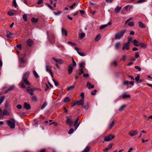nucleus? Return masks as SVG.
Listing matches in <instances>:
<instances>
[{
  "mask_svg": "<svg viewBox=\"0 0 152 152\" xmlns=\"http://www.w3.org/2000/svg\"><path fill=\"white\" fill-rule=\"evenodd\" d=\"M30 74V72L29 71H27L23 73L22 80L19 84L21 85L22 88H26L24 84L28 86H29L31 85L30 83L28 80Z\"/></svg>",
  "mask_w": 152,
  "mask_h": 152,
  "instance_id": "nucleus-1",
  "label": "nucleus"
},
{
  "mask_svg": "<svg viewBox=\"0 0 152 152\" xmlns=\"http://www.w3.org/2000/svg\"><path fill=\"white\" fill-rule=\"evenodd\" d=\"M126 32V30L124 29L116 33L115 34L114 39H120L123 36Z\"/></svg>",
  "mask_w": 152,
  "mask_h": 152,
  "instance_id": "nucleus-2",
  "label": "nucleus"
},
{
  "mask_svg": "<svg viewBox=\"0 0 152 152\" xmlns=\"http://www.w3.org/2000/svg\"><path fill=\"white\" fill-rule=\"evenodd\" d=\"M8 126L11 129H14L15 127V121L14 119H11L7 121Z\"/></svg>",
  "mask_w": 152,
  "mask_h": 152,
  "instance_id": "nucleus-3",
  "label": "nucleus"
},
{
  "mask_svg": "<svg viewBox=\"0 0 152 152\" xmlns=\"http://www.w3.org/2000/svg\"><path fill=\"white\" fill-rule=\"evenodd\" d=\"M37 88H31L29 86L26 89V91L30 95L32 96L34 94V91L37 89Z\"/></svg>",
  "mask_w": 152,
  "mask_h": 152,
  "instance_id": "nucleus-4",
  "label": "nucleus"
},
{
  "mask_svg": "<svg viewBox=\"0 0 152 152\" xmlns=\"http://www.w3.org/2000/svg\"><path fill=\"white\" fill-rule=\"evenodd\" d=\"M115 136L113 134H110L109 135L106 136L104 139V141L106 142L109 141L113 139Z\"/></svg>",
  "mask_w": 152,
  "mask_h": 152,
  "instance_id": "nucleus-5",
  "label": "nucleus"
},
{
  "mask_svg": "<svg viewBox=\"0 0 152 152\" xmlns=\"http://www.w3.org/2000/svg\"><path fill=\"white\" fill-rule=\"evenodd\" d=\"M48 39L51 44H53L55 42V35L53 34H52L50 37L48 38Z\"/></svg>",
  "mask_w": 152,
  "mask_h": 152,
  "instance_id": "nucleus-6",
  "label": "nucleus"
},
{
  "mask_svg": "<svg viewBox=\"0 0 152 152\" xmlns=\"http://www.w3.org/2000/svg\"><path fill=\"white\" fill-rule=\"evenodd\" d=\"M129 42H127L124 44L122 49L124 50L126 49V50H128L129 49Z\"/></svg>",
  "mask_w": 152,
  "mask_h": 152,
  "instance_id": "nucleus-7",
  "label": "nucleus"
},
{
  "mask_svg": "<svg viewBox=\"0 0 152 152\" xmlns=\"http://www.w3.org/2000/svg\"><path fill=\"white\" fill-rule=\"evenodd\" d=\"M138 133L137 130L132 131L130 132L129 133V134L132 137L136 135Z\"/></svg>",
  "mask_w": 152,
  "mask_h": 152,
  "instance_id": "nucleus-8",
  "label": "nucleus"
},
{
  "mask_svg": "<svg viewBox=\"0 0 152 152\" xmlns=\"http://www.w3.org/2000/svg\"><path fill=\"white\" fill-rule=\"evenodd\" d=\"M16 12L17 11L16 10H12L8 12L7 14L9 16H11L14 15Z\"/></svg>",
  "mask_w": 152,
  "mask_h": 152,
  "instance_id": "nucleus-9",
  "label": "nucleus"
},
{
  "mask_svg": "<svg viewBox=\"0 0 152 152\" xmlns=\"http://www.w3.org/2000/svg\"><path fill=\"white\" fill-rule=\"evenodd\" d=\"M66 123L70 126L72 125L73 123L72 120L69 118L68 116L66 117Z\"/></svg>",
  "mask_w": 152,
  "mask_h": 152,
  "instance_id": "nucleus-10",
  "label": "nucleus"
},
{
  "mask_svg": "<svg viewBox=\"0 0 152 152\" xmlns=\"http://www.w3.org/2000/svg\"><path fill=\"white\" fill-rule=\"evenodd\" d=\"M24 108L27 110H29L31 108V107L29 104L26 102H25L23 104Z\"/></svg>",
  "mask_w": 152,
  "mask_h": 152,
  "instance_id": "nucleus-11",
  "label": "nucleus"
},
{
  "mask_svg": "<svg viewBox=\"0 0 152 152\" xmlns=\"http://www.w3.org/2000/svg\"><path fill=\"white\" fill-rule=\"evenodd\" d=\"M76 102L77 105H82L84 103V100L83 98H81L79 101H77Z\"/></svg>",
  "mask_w": 152,
  "mask_h": 152,
  "instance_id": "nucleus-12",
  "label": "nucleus"
},
{
  "mask_svg": "<svg viewBox=\"0 0 152 152\" xmlns=\"http://www.w3.org/2000/svg\"><path fill=\"white\" fill-rule=\"evenodd\" d=\"M27 43L28 45L31 47L33 44V41L31 39H28L27 41Z\"/></svg>",
  "mask_w": 152,
  "mask_h": 152,
  "instance_id": "nucleus-13",
  "label": "nucleus"
},
{
  "mask_svg": "<svg viewBox=\"0 0 152 152\" xmlns=\"http://www.w3.org/2000/svg\"><path fill=\"white\" fill-rule=\"evenodd\" d=\"M139 46L142 48H146L147 47V45L146 44L144 43H140L139 45Z\"/></svg>",
  "mask_w": 152,
  "mask_h": 152,
  "instance_id": "nucleus-14",
  "label": "nucleus"
},
{
  "mask_svg": "<svg viewBox=\"0 0 152 152\" xmlns=\"http://www.w3.org/2000/svg\"><path fill=\"white\" fill-rule=\"evenodd\" d=\"M86 86L88 87V89L93 88L94 86V85H92L90 83L88 82L87 83Z\"/></svg>",
  "mask_w": 152,
  "mask_h": 152,
  "instance_id": "nucleus-15",
  "label": "nucleus"
},
{
  "mask_svg": "<svg viewBox=\"0 0 152 152\" xmlns=\"http://www.w3.org/2000/svg\"><path fill=\"white\" fill-rule=\"evenodd\" d=\"M68 73L69 74H70L72 73V70H73V68L72 66L71 65L69 64V65L68 67Z\"/></svg>",
  "mask_w": 152,
  "mask_h": 152,
  "instance_id": "nucleus-16",
  "label": "nucleus"
},
{
  "mask_svg": "<svg viewBox=\"0 0 152 152\" xmlns=\"http://www.w3.org/2000/svg\"><path fill=\"white\" fill-rule=\"evenodd\" d=\"M138 24L140 27L142 28H145L146 27L145 25L141 21L138 22Z\"/></svg>",
  "mask_w": 152,
  "mask_h": 152,
  "instance_id": "nucleus-17",
  "label": "nucleus"
},
{
  "mask_svg": "<svg viewBox=\"0 0 152 152\" xmlns=\"http://www.w3.org/2000/svg\"><path fill=\"white\" fill-rule=\"evenodd\" d=\"M121 8L122 7H119L117 6L115 9L114 11L116 13H119L121 11Z\"/></svg>",
  "mask_w": 152,
  "mask_h": 152,
  "instance_id": "nucleus-18",
  "label": "nucleus"
},
{
  "mask_svg": "<svg viewBox=\"0 0 152 152\" xmlns=\"http://www.w3.org/2000/svg\"><path fill=\"white\" fill-rule=\"evenodd\" d=\"M61 31L62 34L63 35L64 34L65 36H67V32L66 30L64 29L63 28H62Z\"/></svg>",
  "mask_w": 152,
  "mask_h": 152,
  "instance_id": "nucleus-19",
  "label": "nucleus"
},
{
  "mask_svg": "<svg viewBox=\"0 0 152 152\" xmlns=\"http://www.w3.org/2000/svg\"><path fill=\"white\" fill-rule=\"evenodd\" d=\"M15 88V86L13 85L11 86L6 91L5 93H7L9 91L12 90Z\"/></svg>",
  "mask_w": 152,
  "mask_h": 152,
  "instance_id": "nucleus-20",
  "label": "nucleus"
},
{
  "mask_svg": "<svg viewBox=\"0 0 152 152\" xmlns=\"http://www.w3.org/2000/svg\"><path fill=\"white\" fill-rule=\"evenodd\" d=\"M134 46L137 47L139 46V44L140 42H139L136 39L134 40L133 41Z\"/></svg>",
  "mask_w": 152,
  "mask_h": 152,
  "instance_id": "nucleus-21",
  "label": "nucleus"
},
{
  "mask_svg": "<svg viewBox=\"0 0 152 152\" xmlns=\"http://www.w3.org/2000/svg\"><path fill=\"white\" fill-rule=\"evenodd\" d=\"M115 124V122L114 120H113L112 122L109 125V129H111L113 126Z\"/></svg>",
  "mask_w": 152,
  "mask_h": 152,
  "instance_id": "nucleus-22",
  "label": "nucleus"
},
{
  "mask_svg": "<svg viewBox=\"0 0 152 152\" xmlns=\"http://www.w3.org/2000/svg\"><path fill=\"white\" fill-rule=\"evenodd\" d=\"M3 112V115H10V113L9 112L5 109L4 110Z\"/></svg>",
  "mask_w": 152,
  "mask_h": 152,
  "instance_id": "nucleus-23",
  "label": "nucleus"
},
{
  "mask_svg": "<svg viewBox=\"0 0 152 152\" xmlns=\"http://www.w3.org/2000/svg\"><path fill=\"white\" fill-rule=\"evenodd\" d=\"M130 97V96L129 95L126 94V93L123 94L122 95V98L123 99L126 98H129Z\"/></svg>",
  "mask_w": 152,
  "mask_h": 152,
  "instance_id": "nucleus-24",
  "label": "nucleus"
},
{
  "mask_svg": "<svg viewBox=\"0 0 152 152\" xmlns=\"http://www.w3.org/2000/svg\"><path fill=\"white\" fill-rule=\"evenodd\" d=\"M90 147L88 146H87L85 149L83 150L84 152H89L90 150Z\"/></svg>",
  "mask_w": 152,
  "mask_h": 152,
  "instance_id": "nucleus-25",
  "label": "nucleus"
},
{
  "mask_svg": "<svg viewBox=\"0 0 152 152\" xmlns=\"http://www.w3.org/2000/svg\"><path fill=\"white\" fill-rule=\"evenodd\" d=\"M101 39V36L100 34L97 35L95 38V41L96 42L99 41Z\"/></svg>",
  "mask_w": 152,
  "mask_h": 152,
  "instance_id": "nucleus-26",
  "label": "nucleus"
},
{
  "mask_svg": "<svg viewBox=\"0 0 152 152\" xmlns=\"http://www.w3.org/2000/svg\"><path fill=\"white\" fill-rule=\"evenodd\" d=\"M38 21V18H33L31 19V21L33 23H36Z\"/></svg>",
  "mask_w": 152,
  "mask_h": 152,
  "instance_id": "nucleus-27",
  "label": "nucleus"
},
{
  "mask_svg": "<svg viewBox=\"0 0 152 152\" xmlns=\"http://www.w3.org/2000/svg\"><path fill=\"white\" fill-rule=\"evenodd\" d=\"M19 61L20 63L21 64L26 63H27L22 58H20L19 59Z\"/></svg>",
  "mask_w": 152,
  "mask_h": 152,
  "instance_id": "nucleus-28",
  "label": "nucleus"
},
{
  "mask_svg": "<svg viewBox=\"0 0 152 152\" xmlns=\"http://www.w3.org/2000/svg\"><path fill=\"white\" fill-rule=\"evenodd\" d=\"M6 32L7 33V34H6V36L7 37H9L10 35H12L13 34L12 33L10 32L8 30H6Z\"/></svg>",
  "mask_w": 152,
  "mask_h": 152,
  "instance_id": "nucleus-29",
  "label": "nucleus"
},
{
  "mask_svg": "<svg viewBox=\"0 0 152 152\" xmlns=\"http://www.w3.org/2000/svg\"><path fill=\"white\" fill-rule=\"evenodd\" d=\"M5 98V96H1L0 97V105L3 102L4 99Z\"/></svg>",
  "mask_w": 152,
  "mask_h": 152,
  "instance_id": "nucleus-30",
  "label": "nucleus"
},
{
  "mask_svg": "<svg viewBox=\"0 0 152 152\" xmlns=\"http://www.w3.org/2000/svg\"><path fill=\"white\" fill-rule=\"evenodd\" d=\"M85 36V34L83 33H82L79 36L80 39H83Z\"/></svg>",
  "mask_w": 152,
  "mask_h": 152,
  "instance_id": "nucleus-31",
  "label": "nucleus"
},
{
  "mask_svg": "<svg viewBox=\"0 0 152 152\" xmlns=\"http://www.w3.org/2000/svg\"><path fill=\"white\" fill-rule=\"evenodd\" d=\"M70 101V98L68 97H66L64 100V102L65 103H66Z\"/></svg>",
  "mask_w": 152,
  "mask_h": 152,
  "instance_id": "nucleus-32",
  "label": "nucleus"
},
{
  "mask_svg": "<svg viewBox=\"0 0 152 152\" xmlns=\"http://www.w3.org/2000/svg\"><path fill=\"white\" fill-rule=\"evenodd\" d=\"M33 73L34 76L36 77V78H37L39 77V75L35 70L33 71Z\"/></svg>",
  "mask_w": 152,
  "mask_h": 152,
  "instance_id": "nucleus-33",
  "label": "nucleus"
},
{
  "mask_svg": "<svg viewBox=\"0 0 152 152\" xmlns=\"http://www.w3.org/2000/svg\"><path fill=\"white\" fill-rule=\"evenodd\" d=\"M47 105V103L46 102H44V103L41 106V110L43 109L46 107V106Z\"/></svg>",
  "mask_w": 152,
  "mask_h": 152,
  "instance_id": "nucleus-34",
  "label": "nucleus"
},
{
  "mask_svg": "<svg viewBox=\"0 0 152 152\" xmlns=\"http://www.w3.org/2000/svg\"><path fill=\"white\" fill-rule=\"evenodd\" d=\"M126 106V105H122L119 109V110L120 111H121L123 110L124 108Z\"/></svg>",
  "mask_w": 152,
  "mask_h": 152,
  "instance_id": "nucleus-35",
  "label": "nucleus"
},
{
  "mask_svg": "<svg viewBox=\"0 0 152 152\" xmlns=\"http://www.w3.org/2000/svg\"><path fill=\"white\" fill-rule=\"evenodd\" d=\"M46 70L47 72H49V73H50V72H52L51 69H49V68L48 66V65H46Z\"/></svg>",
  "mask_w": 152,
  "mask_h": 152,
  "instance_id": "nucleus-36",
  "label": "nucleus"
},
{
  "mask_svg": "<svg viewBox=\"0 0 152 152\" xmlns=\"http://www.w3.org/2000/svg\"><path fill=\"white\" fill-rule=\"evenodd\" d=\"M23 18L24 20L26 21L27 20V15L26 14H24L23 15Z\"/></svg>",
  "mask_w": 152,
  "mask_h": 152,
  "instance_id": "nucleus-37",
  "label": "nucleus"
},
{
  "mask_svg": "<svg viewBox=\"0 0 152 152\" xmlns=\"http://www.w3.org/2000/svg\"><path fill=\"white\" fill-rule=\"evenodd\" d=\"M75 88V86L74 85H72L71 86H70L67 88V91H70L73 89Z\"/></svg>",
  "mask_w": 152,
  "mask_h": 152,
  "instance_id": "nucleus-38",
  "label": "nucleus"
},
{
  "mask_svg": "<svg viewBox=\"0 0 152 152\" xmlns=\"http://www.w3.org/2000/svg\"><path fill=\"white\" fill-rule=\"evenodd\" d=\"M134 25V22L133 21H131L130 22H129L128 23V25L131 26L132 27Z\"/></svg>",
  "mask_w": 152,
  "mask_h": 152,
  "instance_id": "nucleus-39",
  "label": "nucleus"
},
{
  "mask_svg": "<svg viewBox=\"0 0 152 152\" xmlns=\"http://www.w3.org/2000/svg\"><path fill=\"white\" fill-rule=\"evenodd\" d=\"M58 63L60 64H61L64 63V61L61 59H59L58 60Z\"/></svg>",
  "mask_w": 152,
  "mask_h": 152,
  "instance_id": "nucleus-40",
  "label": "nucleus"
},
{
  "mask_svg": "<svg viewBox=\"0 0 152 152\" xmlns=\"http://www.w3.org/2000/svg\"><path fill=\"white\" fill-rule=\"evenodd\" d=\"M120 44V43L119 42H116L115 45V47L116 49H118V47Z\"/></svg>",
  "mask_w": 152,
  "mask_h": 152,
  "instance_id": "nucleus-41",
  "label": "nucleus"
},
{
  "mask_svg": "<svg viewBox=\"0 0 152 152\" xmlns=\"http://www.w3.org/2000/svg\"><path fill=\"white\" fill-rule=\"evenodd\" d=\"M85 63L83 62H81L79 64V67L80 68H83L84 67Z\"/></svg>",
  "mask_w": 152,
  "mask_h": 152,
  "instance_id": "nucleus-42",
  "label": "nucleus"
},
{
  "mask_svg": "<svg viewBox=\"0 0 152 152\" xmlns=\"http://www.w3.org/2000/svg\"><path fill=\"white\" fill-rule=\"evenodd\" d=\"M12 4L15 7H17V4L16 2V0H13V2H12Z\"/></svg>",
  "mask_w": 152,
  "mask_h": 152,
  "instance_id": "nucleus-43",
  "label": "nucleus"
},
{
  "mask_svg": "<svg viewBox=\"0 0 152 152\" xmlns=\"http://www.w3.org/2000/svg\"><path fill=\"white\" fill-rule=\"evenodd\" d=\"M45 4L46 5H47L49 8H50V9H51L52 10H54V9H53V7H52V6H51L49 4H48V3H46Z\"/></svg>",
  "mask_w": 152,
  "mask_h": 152,
  "instance_id": "nucleus-44",
  "label": "nucleus"
},
{
  "mask_svg": "<svg viewBox=\"0 0 152 152\" xmlns=\"http://www.w3.org/2000/svg\"><path fill=\"white\" fill-rule=\"evenodd\" d=\"M74 131V129L73 128L71 129L69 131L68 133L69 134H71Z\"/></svg>",
  "mask_w": 152,
  "mask_h": 152,
  "instance_id": "nucleus-45",
  "label": "nucleus"
},
{
  "mask_svg": "<svg viewBox=\"0 0 152 152\" xmlns=\"http://www.w3.org/2000/svg\"><path fill=\"white\" fill-rule=\"evenodd\" d=\"M82 107L86 110H87L89 107V104L88 103H87L86 105L85 106H82Z\"/></svg>",
  "mask_w": 152,
  "mask_h": 152,
  "instance_id": "nucleus-46",
  "label": "nucleus"
},
{
  "mask_svg": "<svg viewBox=\"0 0 152 152\" xmlns=\"http://www.w3.org/2000/svg\"><path fill=\"white\" fill-rule=\"evenodd\" d=\"M145 1L146 0H138L136 3H141L145 2Z\"/></svg>",
  "mask_w": 152,
  "mask_h": 152,
  "instance_id": "nucleus-47",
  "label": "nucleus"
},
{
  "mask_svg": "<svg viewBox=\"0 0 152 152\" xmlns=\"http://www.w3.org/2000/svg\"><path fill=\"white\" fill-rule=\"evenodd\" d=\"M97 92V90L96 89L94 90L93 91H92L91 92V94L92 95H94Z\"/></svg>",
  "mask_w": 152,
  "mask_h": 152,
  "instance_id": "nucleus-48",
  "label": "nucleus"
},
{
  "mask_svg": "<svg viewBox=\"0 0 152 152\" xmlns=\"http://www.w3.org/2000/svg\"><path fill=\"white\" fill-rule=\"evenodd\" d=\"M78 53L79 55L82 56H86L85 53L84 52H79Z\"/></svg>",
  "mask_w": 152,
  "mask_h": 152,
  "instance_id": "nucleus-49",
  "label": "nucleus"
},
{
  "mask_svg": "<svg viewBox=\"0 0 152 152\" xmlns=\"http://www.w3.org/2000/svg\"><path fill=\"white\" fill-rule=\"evenodd\" d=\"M139 57V55L138 52H136L135 53V58H137Z\"/></svg>",
  "mask_w": 152,
  "mask_h": 152,
  "instance_id": "nucleus-50",
  "label": "nucleus"
},
{
  "mask_svg": "<svg viewBox=\"0 0 152 152\" xmlns=\"http://www.w3.org/2000/svg\"><path fill=\"white\" fill-rule=\"evenodd\" d=\"M107 26V25H106V24L103 25L101 26L100 27V29H104V28H105Z\"/></svg>",
  "mask_w": 152,
  "mask_h": 152,
  "instance_id": "nucleus-51",
  "label": "nucleus"
},
{
  "mask_svg": "<svg viewBox=\"0 0 152 152\" xmlns=\"http://www.w3.org/2000/svg\"><path fill=\"white\" fill-rule=\"evenodd\" d=\"M111 64L112 65H114L115 66H116L117 65V64L116 61H114L111 63Z\"/></svg>",
  "mask_w": 152,
  "mask_h": 152,
  "instance_id": "nucleus-52",
  "label": "nucleus"
},
{
  "mask_svg": "<svg viewBox=\"0 0 152 152\" xmlns=\"http://www.w3.org/2000/svg\"><path fill=\"white\" fill-rule=\"evenodd\" d=\"M139 78H140V75H137V76L135 77V80L136 81L138 82V81H139Z\"/></svg>",
  "mask_w": 152,
  "mask_h": 152,
  "instance_id": "nucleus-53",
  "label": "nucleus"
},
{
  "mask_svg": "<svg viewBox=\"0 0 152 152\" xmlns=\"http://www.w3.org/2000/svg\"><path fill=\"white\" fill-rule=\"evenodd\" d=\"M74 126H75V130H76L77 128L78 127V124H77V122H75V124H74Z\"/></svg>",
  "mask_w": 152,
  "mask_h": 152,
  "instance_id": "nucleus-54",
  "label": "nucleus"
},
{
  "mask_svg": "<svg viewBox=\"0 0 152 152\" xmlns=\"http://www.w3.org/2000/svg\"><path fill=\"white\" fill-rule=\"evenodd\" d=\"M113 145V143H110L107 146V148H108L110 150L111 149Z\"/></svg>",
  "mask_w": 152,
  "mask_h": 152,
  "instance_id": "nucleus-55",
  "label": "nucleus"
},
{
  "mask_svg": "<svg viewBox=\"0 0 152 152\" xmlns=\"http://www.w3.org/2000/svg\"><path fill=\"white\" fill-rule=\"evenodd\" d=\"M129 83V82L128 81H124L123 83V85H127Z\"/></svg>",
  "mask_w": 152,
  "mask_h": 152,
  "instance_id": "nucleus-56",
  "label": "nucleus"
},
{
  "mask_svg": "<svg viewBox=\"0 0 152 152\" xmlns=\"http://www.w3.org/2000/svg\"><path fill=\"white\" fill-rule=\"evenodd\" d=\"M53 80L54 83L55 85L56 86H57L58 85V83L57 81H56L54 79H53Z\"/></svg>",
  "mask_w": 152,
  "mask_h": 152,
  "instance_id": "nucleus-57",
  "label": "nucleus"
},
{
  "mask_svg": "<svg viewBox=\"0 0 152 152\" xmlns=\"http://www.w3.org/2000/svg\"><path fill=\"white\" fill-rule=\"evenodd\" d=\"M79 71L80 72L78 73L79 75H81L82 74H84V72L83 69H80Z\"/></svg>",
  "mask_w": 152,
  "mask_h": 152,
  "instance_id": "nucleus-58",
  "label": "nucleus"
},
{
  "mask_svg": "<svg viewBox=\"0 0 152 152\" xmlns=\"http://www.w3.org/2000/svg\"><path fill=\"white\" fill-rule=\"evenodd\" d=\"M132 7L129 6H127L125 7V10L126 11H127L128 9H130Z\"/></svg>",
  "mask_w": 152,
  "mask_h": 152,
  "instance_id": "nucleus-59",
  "label": "nucleus"
},
{
  "mask_svg": "<svg viewBox=\"0 0 152 152\" xmlns=\"http://www.w3.org/2000/svg\"><path fill=\"white\" fill-rule=\"evenodd\" d=\"M134 68L136 69H138L139 71H140L141 70V68L138 66H135Z\"/></svg>",
  "mask_w": 152,
  "mask_h": 152,
  "instance_id": "nucleus-60",
  "label": "nucleus"
},
{
  "mask_svg": "<svg viewBox=\"0 0 152 152\" xmlns=\"http://www.w3.org/2000/svg\"><path fill=\"white\" fill-rule=\"evenodd\" d=\"M76 4V3L75 2L72 5L69 6V7L71 9H72L74 6H75Z\"/></svg>",
  "mask_w": 152,
  "mask_h": 152,
  "instance_id": "nucleus-61",
  "label": "nucleus"
},
{
  "mask_svg": "<svg viewBox=\"0 0 152 152\" xmlns=\"http://www.w3.org/2000/svg\"><path fill=\"white\" fill-rule=\"evenodd\" d=\"M32 100L34 101H37V97L35 96H33L32 98Z\"/></svg>",
  "mask_w": 152,
  "mask_h": 152,
  "instance_id": "nucleus-62",
  "label": "nucleus"
},
{
  "mask_svg": "<svg viewBox=\"0 0 152 152\" xmlns=\"http://www.w3.org/2000/svg\"><path fill=\"white\" fill-rule=\"evenodd\" d=\"M43 3V0H38V1L37 4H42Z\"/></svg>",
  "mask_w": 152,
  "mask_h": 152,
  "instance_id": "nucleus-63",
  "label": "nucleus"
},
{
  "mask_svg": "<svg viewBox=\"0 0 152 152\" xmlns=\"http://www.w3.org/2000/svg\"><path fill=\"white\" fill-rule=\"evenodd\" d=\"M61 13V11H58L57 12H54V13L56 15H58Z\"/></svg>",
  "mask_w": 152,
  "mask_h": 152,
  "instance_id": "nucleus-64",
  "label": "nucleus"
}]
</instances>
